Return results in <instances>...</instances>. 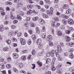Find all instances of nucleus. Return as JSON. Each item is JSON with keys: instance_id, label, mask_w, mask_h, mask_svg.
Segmentation results:
<instances>
[{"instance_id": "3", "label": "nucleus", "mask_w": 74, "mask_h": 74, "mask_svg": "<svg viewBox=\"0 0 74 74\" xmlns=\"http://www.w3.org/2000/svg\"><path fill=\"white\" fill-rule=\"evenodd\" d=\"M20 40L21 44L22 45H24L26 44V41H25V40L23 38H21Z\"/></svg>"}, {"instance_id": "13", "label": "nucleus", "mask_w": 74, "mask_h": 74, "mask_svg": "<svg viewBox=\"0 0 74 74\" xmlns=\"http://www.w3.org/2000/svg\"><path fill=\"white\" fill-rule=\"evenodd\" d=\"M54 20L55 22H59V17H54Z\"/></svg>"}, {"instance_id": "55", "label": "nucleus", "mask_w": 74, "mask_h": 74, "mask_svg": "<svg viewBox=\"0 0 74 74\" xmlns=\"http://www.w3.org/2000/svg\"><path fill=\"white\" fill-rule=\"evenodd\" d=\"M36 33L37 34H38L40 33V30H37L36 31Z\"/></svg>"}, {"instance_id": "51", "label": "nucleus", "mask_w": 74, "mask_h": 74, "mask_svg": "<svg viewBox=\"0 0 74 74\" xmlns=\"http://www.w3.org/2000/svg\"><path fill=\"white\" fill-rule=\"evenodd\" d=\"M30 19V17H28L26 18V21H29Z\"/></svg>"}, {"instance_id": "59", "label": "nucleus", "mask_w": 74, "mask_h": 74, "mask_svg": "<svg viewBox=\"0 0 74 74\" xmlns=\"http://www.w3.org/2000/svg\"><path fill=\"white\" fill-rule=\"evenodd\" d=\"M8 23H9V22L8 21H6L4 22L5 25H8Z\"/></svg>"}, {"instance_id": "46", "label": "nucleus", "mask_w": 74, "mask_h": 74, "mask_svg": "<svg viewBox=\"0 0 74 74\" xmlns=\"http://www.w3.org/2000/svg\"><path fill=\"white\" fill-rule=\"evenodd\" d=\"M29 32L30 34H33V31L31 30H29Z\"/></svg>"}, {"instance_id": "48", "label": "nucleus", "mask_w": 74, "mask_h": 74, "mask_svg": "<svg viewBox=\"0 0 74 74\" xmlns=\"http://www.w3.org/2000/svg\"><path fill=\"white\" fill-rule=\"evenodd\" d=\"M4 60V58H0V62H3Z\"/></svg>"}, {"instance_id": "61", "label": "nucleus", "mask_w": 74, "mask_h": 74, "mask_svg": "<svg viewBox=\"0 0 74 74\" xmlns=\"http://www.w3.org/2000/svg\"><path fill=\"white\" fill-rule=\"evenodd\" d=\"M61 16L63 18H64L65 16H66V15L64 14H62L61 15Z\"/></svg>"}, {"instance_id": "22", "label": "nucleus", "mask_w": 74, "mask_h": 74, "mask_svg": "<svg viewBox=\"0 0 74 74\" xmlns=\"http://www.w3.org/2000/svg\"><path fill=\"white\" fill-rule=\"evenodd\" d=\"M0 30L1 32H3L4 30V26L1 25L0 26Z\"/></svg>"}, {"instance_id": "49", "label": "nucleus", "mask_w": 74, "mask_h": 74, "mask_svg": "<svg viewBox=\"0 0 74 74\" xmlns=\"http://www.w3.org/2000/svg\"><path fill=\"white\" fill-rule=\"evenodd\" d=\"M55 61H56V58H55V57H54L53 58L52 62L53 63H55Z\"/></svg>"}, {"instance_id": "45", "label": "nucleus", "mask_w": 74, "mask_h": 74, "mask_svg": "<svg viewBox=\"0 0 74 74\" xmlns=\"http://www.w3.org/2000/svg\"><path fill=\"white\" fill-rule=\"evenodd\" d=\"M58 66L60 68V70H62V65L60 64L58 65Z\"/></svg>"}, {"instance_id": "29", "label": "nucleus", "mask_w": 74, "mask_h": 74, "mask_svg": "<svg viewBox=\"0 0 74 74\" xmlns=\"http://www.w3.org/2000/svg\"><path fill=\"white\" fill-rule=\"evenodd\" d=\"M69 57L71 59H73L74 58V55L71 53L69 55Z\"/></svg>"}, {"instance_id": "63", "label": "nucleus", "mask_w": 74, "mask_h": 74, "mask_svg": "<svg viewBox=\"0 0 74 74\" xmlns=\"http://www.w3.org/2000/svg\"><path fill=\"white\" fill-rule=\"evenodd\" d=\"M42 45H40L38 46V48H39V49H42Z\"/></svg>"}, {"instance_id": "34", "label": "nucleus", "mask_w": 74, "mask_h": 74, "mask_svg": "<svg viewBox=\"0 0 74 74\" xmlns=\"http://www.w3.org/2000/svg\"><path fill=\"white\" fill-rule=\"evenodd\" d=\"M55 25H55V27H57L58 26H60V24L59 23H56V22H55Z\"/></svg>"}, {"instance_id": "18", "label": "nucleus", "mask_w": 74, "mask_h": 74, "mask_svg": "<svg viewBox=\"0 0 74 74\" xmlns=\"http://www.w3.org/2000/svg\"><path fill=\"white\" fill-rule=\"evenodd\" d=\"M71 12V9H69L66 13V14H70Z\"/></svg>"}, {"instance_id": "37", "label": "nucleus", "mask_w": 74, "mask_h": 74, "mask_svg": "<svg viewBox=\"0 0 74 74\" xmlns=\"http://www.w3.org/2000/svg\"><path fill=\"white\" fill-rule=\"evenodd\" d=\"M27 52H28V51L27 50H25L23 51V53H27Z\"/></svg>"}, {"instance_id": "28", "label": "nucleus", "mask_w": 74, "mask_h": 74, "mask_svg": "<svg viewBox=\"0 0 74 74\" xmlns=\"http://www.w3.org/2000/svg\"><path fill=\"white\" fill-rule=\"evenodd\" d=\"M57 35H58V36H61L62 35V32L60 31H58L57 32Z\"/></svg>"}, {"instance_id": "31", "label": "nucleus", "mask_w": 74, "mask_h": 74, "mask_svg": "<svg viewBox=\"0 0 74 74\" xmlns=\"http://www.w3.org/2000/svg\"><path fill=\"white\" fill-rule=\"evenodd\" d=\"M33 11L32 10H29L27 12V14H28V15H30V14H32Z\"/></svg>"}, {"instance_id": "8", "label": "nucleus", "mask_w": 74, "mask_h": 74, "mask_svg": "<svg viewBox=\"0 0 74 74\" xmlns=\"http://www.w3.org/2000/svg\"><path fill=\"white\" fill-rule=\"evenodd\" d=\"M57 50H58L60 53H61L62 52V49L61 46L60 45H58L57 46Z\"/></svg>"}, {"instance_id": "56", "label": "nucleus", "mask_w": 74, "mask_h": 74, "mask_svg": "<svg viewBox=\"0 0 74 74\" xmlns=\"http://www.w3.org/2000/svg\"><path fill=\"white\" fill-rule=\"evenodd\" d=\"M10 18L12 19H15V17H14L12 15L10 16Z\"/></svg>"}, {"instance_id": "10", "label": "nucleus", "mask_w": 74, "mask_h": 74, "mask_svg": "<svg viewBox=\"0 0 74 74\" xmlns=\"http://www.w3.org/2000/svg\"><path fill=\"white\" fill-rule=\"evenodd\" d=\"M55 53L57 57H58V56H59V51H58V50H56L55 51Z\"/></svg>"}, {"instance_id": "12", "label": "nucleus", "mask_w": 74, "mask_h": 74, "mask_svg": "<svg viewBox=\"0 0 74 74\" xmlns=\"http://www.w3.org/2000/svg\"><path fill=\"white\" fill-rule=\"evenodd\" d=\"M4 67H5V66H4V64H1L0 65V69L1 70L4 69Z\"/></svg>"}, {"instance_id": "17", "label": "nucleus", "mask_w": 74, "mask_h": 74, "mask_svg": "<svg viewBox=\"0 0 74 74\" xmlns=\"http://www.w3.org/2000/svg\"><path fill=\"white\" fill-rule=\"evenodd\" d=\"M27 7L29 10H31L32 7H33V5H27Z\"/></svg>"}, {"instance_id": "26", "label": "nucleus", "mask_w": 74, "mask_h": 74, "mask_svg": "<svg viewBox=\"0 0 74 74\" xmlns=\"http://www.w3.org/2000/svg\"><path fill=\"white\" fill-rule=\"evenodd\" d=\"M69 45L71 47H73L74 45V43L72 42H71L70 43H69Z\"/></svg>"}, {"instance_id": "5", "label": "nucleus", "mask_w": 74, "mask_h": 74, "mask_svg": "<svg viewBox=\"0 0 74 74\" xmlns=\"http://www.w3.org/2000/svg\"><path fill=\"white\" fill-rule=\"evenodd\" d=\"M44 22V20L42 18H40L39 20V23L40 24H41V25H44V24H45V22Z\"/></svg>"}, {"instance_id": "20", "label": "nucleus", "mask_w": 74, "mask_h": 74, "mask_svg": "<svg viewBox=\"0 0 74 74\" xmlns=\"http://www.w3.org/2000/svg\"><path fill=\"white\" fill-rule=\"evenodd\" d=\"M38 65L40 67H41L42 65V63L41 62H40V61H38L37 62Z\"/></svg>"}, {"instance_id": "24", "label": "nucleus", "mask_w": 74, "mask_h": 74, "mask_svg": "<svg viewBox=\"0 0 74 74\" xmlns=\"http://www.w3.org/2000/svg\"><path fill=\"white\" fill-rule=\"evenodd\" d=\"M46 62V63H47L48 64L49 63H51V60L50 59H47Z\"/></svg>"}, {"instance_id": "19", "label": "nucleus", "mask_w": 74, "mask_h": 74, "mask_svg": "<svg viewBox=\"0 0 74 74\" xmlns=\"http://www.w3.org/2000/svg\"><path fill=\"white\" fill-rule=\"evenodd\" d=\"M6 42L8 45H10L11 43V41L10 39H8L6 40Z\"/></svg>"}, {"instance_id": "14", "label": "nucleus", "mask_w": 74, "mask_h": 74, "mask_svg": "<svg viewBox=\"0 0 74 74\" xmlns=\"http://www.w3.org/2000/svg\"><path fill=\"white\" fill-rule=\"evenodd\" d=\"M46 56L47 57H49L50 56H51L52 55V53H51L50 51L46 53Z\"/></svg>"}, {"instance_id": "2", "label": "nucleus", "mask_w": 74, "mask_h": 74, "mask_svg": "<svg viewBox=\"0 0 74 74\" xmlns=\"http://www.w3.org/2000/svg\"><path fill=\"white\" fill-rule=\"evenodd\" d=\"M51 35H49L47 36V38L46 39L47 40L48 42H49V44L50 47H53V42L51 41V39H52V37H51Z\"/></svg>"}, {"instance_id": "23", "label": "nucleus", "mask_w": 74, "mask_h": 74, "mask_svg": "<svg viewBox=\"0 0 74 74\" xmlns=\"http://www.w3.org/2000/svg\"><path fill=\"white\" fill-rule=\"evenodd\" d=\"M36 53V51L34 49H33L32 51V55L34 56Z\"/></svg>"}, {"instance_id": "27", "label": "nucleus", "mask_w": 74, "mask_h": 74, "mask_svg": "<svg viewBox=\"0 0 74 74\" xmlns=\"http://www.w3.org/2000/svg\"><path fill=\"white\" fill-rule=\"evenodd\" d=\"M51 70H52V71H55V70H56V68H55V66H53V65L51 66Z\"/></svg>"}, {"instance_id": "7", "label": "nucleus", "mask_w": 74, "mask_h": 74, "mask_svg": "<svg viewBox=\"0 0 74 74\" xmlns=\"http://www.w3.org/2000/svg\"><path fill=\"white\" fill-rule=\"evenodd\" d=\"M41 37L42 38L44 39V40L47 39V37L46 36L45 34H42Z\"/></svg>"}, {"instance_id": "21", "label": "nucleus", "mask_w": 74, "mask_h": 74, "mask_svg": "<svg viewBox=\"0 0 74 74\" xmlns=\"http://www.w3.org/2000/svg\"><path fill=\"white\" fill-rule=\"evenodd\" d=\"M22 5V3L19 2L17 4V8H19L20 7H21V6Z\"/></svg>"}, {"instance_id": "43", "label": "nucleus", "mask_w": 74, "mask_h": 74, "mask_svg": "<svg viewBox=\"0 0 74 74\" xmlns=\"http://www.w3.org/2000/svg\"><path fill=\"white\" fill-rule=\"evenodd\" d=\"M19 14L21 15H23L24 14V13L23 12H22V11H20L19 12Z\"/></svg>"}, {"instance_id": "52", "label": "nucleus", "mask_w": 74, "mask_h": 74, "mask_svg": "<svg viewBox=\"0 0 74 74\" xmlns=\"http://www.w3.org/2000/svg\"><path fill=\"white\" fill-rule=\"evenodd\" d=\"M35 26H36V25L34 23H32L30 25L31 27H34Z\"/></svg>"}, {"instance_id": "54", "label": "nucleus", "mask_w": 74, "mask_h": 74, "mask_svg": "<svg viewBox=\"0 0 74 74\" xmlns=\"http://www.w3.org/2000/svg\"><path fill=\"white\" fill-rule=\"evenodd\" d=\"M22 33H18V37H20V36H22Z\"/></svg>"}, {"instance_id": "62", "label": "nucleus", "mask_w": 74, "mask_h": 74, "mask_svg": "<svg viewBox=\"0 0 74 74\" xmlns=\"http://www.w3.org/2000/svg\"><path fill=\"white\" fill-rule=\"evenodd\" d=\"M32 69H34L36 67L35 66V64H32Z\"/></svg>"}, {"instance_id": "40", "label": "nucleus", "mask_w": 74, "mask_h": 74, "mask_svg": "<svg viewBox=\"0 0 74 74\" xmlns=\"http://www.w3.org/2000/svg\"><path fill=\"white\" fill-rule=\"evenodd\" d=\"M31 55H30L29 56H28L27 58V59L28 60H31V59H32V58H31Z\"/></svg>"}, {"instance_id": "64", "label": "nucleus", "mask_w": 74, "mask_h": 74, "mask_svg": "<svg viewBox=\"0 0 74 74\" xmlns=\"http://www.w3.org/2000/svg\"><path fill=\"white\" fill-rule=\"evenodd\" d=\"M46 74H51V72L50 71H48L46 72Z\"/></svg>"}, {"instance_id": "25", "label": "nucleus", "mask_w": 74, "mask_h": 74, "mask_svg": "<svg viewBox=\"0 0 74 74\" xmlns=\"http://www.w3.org/2000/svg\"><path fill=\"white\" fill-rule=\"evenodd\" d=\"M18 65L20 68H22V67L23 66V64L22 62H20L18 63Z\"/></svg>"}, {"instance_id": "57", "label": "nucleus", "mask_w": 74, "mask_h": 74, "mask_svg": "<svg viewBox=\"0 0 74 74\" xmlns=\"http://www.w3.org/2000/svg\"><path fill=\"white\" fill-rule=\"evenodd\" d=\"M24 36L25 37H27L28 36V35L27 34L26 32H25L24 33Z\"/></svg>"}, {"instance_id": "41", "label": "nucleus", "mask_w": 74, "mask_h": 74, "mask_svg": "<svg viewBox=\"0 0 74 74\" xmlns=\"http://www.w3.org/2000/svg\"><path fill=\"white\" fill-rule=\"evenodd\" d=\"M37 19H38L37 17H34L33 18V21H36V20H37Z\"/></svg>"}, {"instance_id": "36", "label": "nucleus", "mask_w": 74, "mask_h": 74, "mask_svg": "<svg viewBox=\"0 0 74 74\" xmlns=\"http://www.w3.org/2000/svg\"><path fill=\"white\" fill-rule=\"evenodd\" d=\"M17 19L18 20H21L22 19V17L19 15H18L17 17Z\"/></svg>"}, {"instance_id": "11", "label": "nucleus", "mask_w": 74, "mask_h": 74, "mask_svg": "<svg viewBox=\"0 0 74 74\" xmlns=\"http://www.w3.org/2000/svg\"><path fill=\"white\" fill-rule=\"evenodd\" d=\"M36 42L38 45H40L41 43V39H38L37 40Z\"/></svg>"}, {"instance_id": "38", "label": "nucleus", "mask_w": 74, "mask_h": 74, "mask_svg": "<svg viewBox=\"0 0 74 74\" xmlns=\"http://www.w3.org/2000/svg\"><path fill=\"white\" fill-rule=\"evenodd\" d=\"M32 38L33 40H36V36H35V35H33L32 36Z\"/></svg>"}, {"instance_id": "35", "label": "nucleus", "mask_w": 74, "mask_h": 74, "mask_svg": "<svg viewBox=\"0 0 74 74\" xmlns=\"http://www.w3.org/2000/svg\"><path fill=\"white\" fill-rule=\"evenodd\" d=\"M22 60H26V56H23L22 57Z\"/></svg>"}, {"instance_id": "39", "label": "nucleus", "mask_w": 74, "mask_h": 74, "mask_svg": "<svg viewBox=\"0 0 74 74\" xmlns=\"http://www.w3.org/2000/svg\"><path fill=\"white\" fill-rule=\"evenodd\" d=\"M71 31H70V30H66V34H70V33Z\"/></svg>"}, {"instance_id": "9", "label": "nucleus", "mask_w": 74, "mask_h": 74, "mask_svg": "<svg viewBox=\"0 0 74 74\" xmlns=\"http://www.w3.org/2000/svg\"><path fill=\"white\" fill-rule=\"evenodd\" d=\"M13 56L14 59H17L19 57L18 55L16 53H14L13 54Z\"/></svg>"}, {"instance_id": "53", "label": "nucleus", "mask_w": 74, "mask_h": 74, "mask_svg": "<svg viewBox=\"0 0 74 74\" xmlns=\"http://www.w3.org/2000/svg\"><path fill=\"white\" fill-rule=\"evenodd\" d=\"M11 58H10V57H8L7 58V61H8V62H10V60H11Z\"/></svg>"}, {"instance_id": "33", "label": "nucleus", "mask_w": 74, "mask_h": 74, "mask_svg": "<svg viewBox=\"0 0 74 74\" xmlns=\"http://www.w3.org/2000/svg\"><path fill=\"white\" fill-rule=\"evenodd\" d=\"M29 24L28 23H25V24H24L23 26H25V27H28L29 26Z\"/></svg>"}, {"instance_id": "58", "label": "nucleus", "mask_w": 74, "mask_h": 74, "mask_svg": "<svg viewBox=\"0 0 74 74\" xmlns=\"http://www.w3.org/2000/svg\"><path fill=\"white\" fill-rule=\"evenodd\" d=\"M68 55H69V53L67 52H65L64 53V55L66 56H67Z\"/></svg>"}, {"instance_id": "50", "label": "nucleus", "mask_w": 74, "mask_h": 74, "mask_svg": "<svg viewBox=\"0 0 74 74\" xmlns=\"http://www.w3.org/2000/svg\"><path fill=\"white\" fill-rule=\"evenodd\" d=\"M69 30L71 32H73L74 31V28L73 27H71L69 28Z\"/></svg>"}, {"instance_id": "60", "label": "nucleus", "mask_w": 74, "mask_h": 74, "mask_svg": "<svg viewBox=\"0 0 74 74\" xmlns=\"http://www.w3.org/2000/svg\"><path fill=\"white\" fill-rule=\"evenodd\" d=\"M58 59L59 60H63V59L61 57H59V56H58Z\"/></svg>"}, {"instance_id": "6", "label": "nucleus", "mask_w": 74, "mask_h": 74, "mask_svg": "<svg viewBox=\"0 0 74 74\" xmlns=\"http://www.w3.org/2000/svg\"><path fill=\"white\" fill-rule=\"evenodd\" d=\"M64 38L65 39H66V42H70V40H71V38L69 36H67L66 35L64 37Z\"/></svg>"}, {"instance_id": "44", "label": "nucleus", "mask_w": 74, "mask_h": 74, "mask_svg": "<svg viewBox=\"0 0 74 74\" xmlns=\"http://www.w3.org/2000/svg\"><path fill=\"white\" fill-rule=\"evenodd\" d=\"M42 54H43V52H40L39 53L38 55L39 56H42Z\"/></svg>"}, {"instance_id": "32", "label": "nucleus", "mask_w": 74, "mask_h": 74, "mask_svg": "<svg viewBox=\"0 0 74 74\" xmlns=\"http://www.w3.org/2000/svg\"><path fill=\"white\" fill-rule=\"evenodd\" d=\"M6 67L7 69H10L11 67V64H7L6 65Z\"/></svg>"}, {"instance_id": "1", "label": "nucleus", "mask_w": 74, "mask_h": 74, "mask_svg": "<svg viewBox=\"0 0 74 74\" xmlns=\"http://www.w3.org/2000/svg\"><path fill=\"white\" fill-rule=\"evenodd\" d=\"M50 12H47V15H46L45 14L43 13L42 14V16L44 18H48L49 17V16H52L53 15V8H50Z\"/></svg>"}, {"instance_id": "16", "label": "nucleus", "mask_w": 74, "mask_h": 74, "mask_svg": "<svg viewBox=\"0 0 74 74\" xmlns=\"http://www.w3.org/2000/svg\"><path fill=\"white\" fill-rule=\"evenodd\" d=\"M62 22H63L64 25H67V20H66L65 19H63L62 20Z\"/></svg>"}, {"instance_id": "47", "label": "nucleus", "mask_w": 74, "mask_h": 74, "mask_svg": "<svg viewBox=\"0 0 74 74\" xmlns=\"http://www.w3.org/2000/svg\"><path fill=\"white\" fill-rule=\"evenodd\" d=\"M27 42L28 45H30L32 44V41L31 40L28 41Z\"/></svg>"}, {"instance_id": "15", "label": "nucleus", "mask_w": 74, "mask_h": 74, "mask_svg": "<svg viewBox=\"0 0 74 74\" xmlns=\"http://www.w3.org/2000/svg\"><path fill=\"white\" fill-rule=\"evenodd\" d=\"M63 8H64L66 10V9H68V8H69V6L67 4H65L63 6Z\"/></svg>"}, {"instance_id": "42", "label": "nucleus", "mask_w": 74, "mask_h": 74, "mask_svg": "<svg viewBox=\"0 0 74 74\" xmlns=\"http://www.w3.org/2000/svg\"><path fill=\"white\" fill-rule=\"evenodd\" d=\"M35 6L36 7H37L38 8V9H40L41 8V7H40V5H35Z\"/></svg>"}, {"instance_id": "4", "label": "nucleus", "mask_w": 74, "mask_h": 74, "mask_svg": "<svg viewBox=\"0 0 74 74\" xmlns=\"http://www.w3.org/2000/svg\"><path fill=\"white\" fill-rule=\"evenodd\" d=\"M68 23L69 25H73L74 23V21L71 19H69L68 20Z\"/></svg>"}, {"instance_id": "30", "label": "nucleus", "mask_w": 74, "mask_h": 74, "mask_svg": "<svg viewBox=\"0 0 74 74\" xmlns=\"http://www.w3.org/2000/svg\"><path fill=\"white\" fill-rule=\"evenodd\" d=\"M3 50L4 51H8L9 50V49H8V47H4L3 49Z\"/></svg>"}]
</instances>
